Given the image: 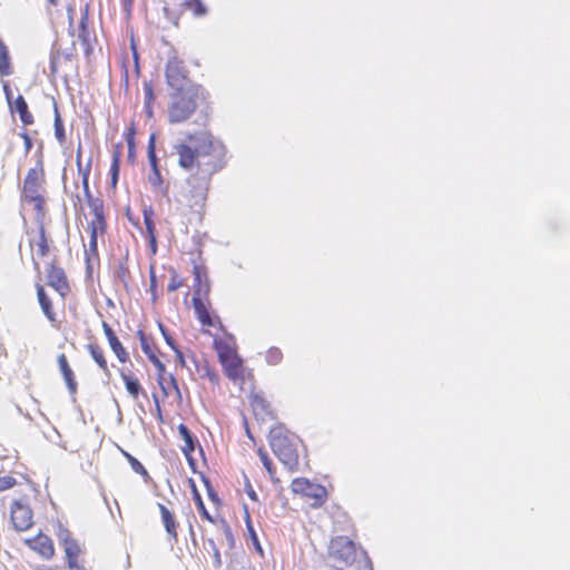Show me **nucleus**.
<instances>
[{"instance_id":"f257e3e1","label":"nucleus","mask_w":570,"mask_h":570,"mask_svg":"<svg viewBox=\"0 0 570 570\" xmlns=\"http://www.w3.org/2000/svg\"><path fill=\"white\" fill-rule=\"evenodd\" d=\"M178 165L190 171L185 198L190 208L200 213L207 200L212 178L227 165L225 144L208 130L187 135V141L175 146Z\"/></svg>"},{"instance_id":"f03ea898","label":"nucleus","mask_w":570,"mask_h":570,"mask_svg":"<svg viewBox=\"0 0 570 570\" xmlns=\"http://www.w3.org/2000/svg\"><path fill=\"white\" fill-rule=\"evenodd\" d=\"M354 537L355 530L351 527L350 535H333L330 539L326 561L331 569L346 570L354 567L356 570H374L367 553L356 547Z\"/></svg>"},{"instance_id":"7ed1b4c3","label":"nucleus","mask_w":570,"mask_h":570,"mask_svg":"<svg viewBox=\"0 0 570 570\" xmlns=\"http://www.w3.org/2000/svg\"><path fill=\"white\" fill-rule=\"evenodd\" d=\"M78 171L81 174V185L85 194V199L87 206L89 208V213L86 216L87 219V230L89 232L90 238L88 244V249L86 250L88 255L96 256L98 254V237L104 236L107 230V218L105 214V205L104 200L99 197H95L89 187V175L91 169L90 161L86 167H82L81 156L78 154L77 159Z\"/></svg>"},{"instance_id":"20e7f679","label":"nucleus","mask_w":570,"mask_h":570,"mask_svg":"<svg viewBox=\"0 0 570 570\" xmlns=\"http://www.w3.org/2000/svg\"><path fill=\"white\" fill-rule=\"evenodd\" d=\"M194 295L191 304L203 333H209V327L223 328L220 317L212 311L209 294L212 289L208 271L202 259L193 262Z\"/></svg>"},{"instance_id":"39448f33","label":"nucleus","mask_w":570,"mask_h":570,"mask_svg":"<svg viewBox=\"0 0 570 570\" xmlns=\"http://www.w3.org/2000/svg\"><path fill=\"white\" fill-rule=\"evenodd\" d=\"M209 104V92L204 86H189L184 90L170 91L167 106L169 124H181L189 120L193 115Z\"/></svg>"},{"instance_id":"423d86ee","label":"nucleus","mask_w":570,"mask_h":570,"mask_svg":"<svg viewBox=\"0 0 570 570\" xmlns=\"http://www.w3.org/2000/svg\"><path fill=\"white\" fill-rule=\"evenodd\" d=\"M269 445L273 453L291 472L298 470L302 440L283 424L273 426L269 431Z\"/></svg>"},{"instance_id":"0eeeda50","label":"nucleus","mask_w":570,"mask_h":570,"mask_svg":"<svg viewBox=\"0 0 570 570\" xmlns=\"http://www.w3.org/2000/svg\"><path fill=\"white\" fill-rule=\"evenodd\" d=\"M20 199L22 203L33 206L39 219H43L46 208V171L42 158H39L23 179Z\"/></svg>"},{"instance_id":"6e6552de","label":"nucleus","mask_w":570,"mask_h":570,"mask_svg":"<svg viewBox=\"0 0 570 570\" xmlns=\"http://www.w3.org/2000/svg\"><path fill=\"white\" fill-rule=\"evenodd\" d=\"M56 535L63 550L68 570H87L83 562L85 548L72 535L71 531L60 525Z\"/></svg>"},{"instance_id":"1a4fd4ad","label":"nucleus","mask_w":570,"mask_h":570,"mask_svg":"<svg viewBox=\"0 0 570 570\" xmlns=\"http://www.w3.org/2000/svg\"><path fill=\"white\" fill-rule=\"evenodd\" d=\"M291 491L309 503L313 509H318L327 501L328 493L324 485L312 482L307 478H295L291 482Z\"/></svg>"},{"instance_id":"9d476101","label":"nucleus","mask_w":570,"mask_h":570,"mask_svg":"<svg viewBox=\"0 0 570 570\" xmlns=\"http://www.w3.org/2000/svg\"><path fill=\"white\" fill-rule=\"evenodd\" d=\"M176 361L181 367L187 368L191 375L207 379L215 386L219 384L218 373L206 358H199L193 352L185 354L180 350H176Z\"/></svg>"},{"instance_id":"9b49d317","label":"nucleus","mask_w":570,"mask_h":570,"mask_svg":"<svg viewBox=\"0 0 570 570\" xmlns=\"http://www.w3.org/2000/svg\"><path fill=\"white\" fill-rule=\"evenodd\" d=\"M165 78L170 91L184 90L189 86H202L190 79L185 62L178 57H171L167 60Z\"/></svg>"},{"instance_id":"f8f14e48","label":"nucleus","mask_w":570,"mask_h":570,"mask_svg":"<svg viewBox=\"0 0 570 570\" xmlns=\"http://www.w3.org/2000/svg\"><path fill=\"white\" fill-rule=\"evenodd\" d=\"M220 365L226 377L234 384L239 385L240 389H243L245 384L253 385L254 375L252 371L244 365V361L239 354L222 362Z\"/></svg>"},{"instance_id":"ddd939ff","label":"nucleus","mask_w":570,"mask_h":570,"mask_svg":"<svg viewBox=\"0 0 570 570\" xmlns=\"http://www.w3.org/2000/svg\"><path fill=\"white\" fill-rule=\"evenodd\" d=\"M29 246L31 250V259L33 264V269L40 274V261L49 255L50 245L49 239L46 234V228L42 223H40L38 228V234L36 237L29 240Z\"/></svg>"},{"instance_id":"4468645a","label":"nucleus","mask_w":570,"mask_h":570,"mask_svg":"<svg viewBox=\"0 0 570 570\" xmlns=\"http://www.w3.org/2000/svg\"><path fill=\"white\" fill-rule=\"evenodd\" d=\"M215 328L223 333L222 335L215 336L213 340V347L217 353L219 363L238 355L237 343L234 335L227 333L224 326L223 328ZM208 334L212 335V332L209 331Z\"/></svg>"},{"instance_id":"2eb2a0df","label":"nucleus","mask_w":570,"mask_h":570,"mask_svg":"<svg viewBox=\"0 0 570 570\" xmlns=\"http://www.w3.org/2000/svg\"><path fill=\"white\" fill-rule=\"evenodd\" d=\"M11 522L18 531H26L32 527L33 512L30 504L24 499L12 502Z\"/></svg>"},{"instance_id":"dca6fc26","label":"nucleus","mask_w":570,"mask_h":570,"mask_svg":"<svg viewBox=\"0 0 570 570\" xmlns=\"http://www.w3.org/2000/svg\"><path fill=\"white\" fill-rule=\"evenodd\" d=\"M47 284L65 298L70 293V284L62 267L51 263L47 268Z\"/></svg>"},{"instance_id":"f3484780","label":"nucleus","mask_w":570,"mask_h":570,"mask_svg":"<svg viewBox=\"0 0 570 570\" xmlns=\"http://www.w3.org/2000/svg\"><path fill=\"white\" fill-rule=\"evenodd\" d=\"M157 371V383L164 397L175 396L178 403L183 402V395L178 386V382L173 374H166V366Z\"/></svg>"},{"instance_id":"a211bd4d","label":"nucleus","mask_w":570,"mask_h":570,"mask_svg":"<svg viewBox=\"0 0 570 570\" xmlns=\"http://www.w3.org/2000/svg\"><path fill=\"white\" fill-rule=\"evenodd\" d=\"M26 544L46 560L52 559L56 552L51 538L43 533L27 539Z\"/></svg>"},{"instance_id":"6ab92c4d","label":"nucleus","mask_w":570,"mask_h":570,"mask_svg":"<svg viewBox=\"0 0 570 570\" xmlns=\"http://www.w3.org/2000/svg\"><path fill=\"white\" fill-rule=\"evenodd\" d=\"M102 331L104 334L108 341V344L116 355L119 363L125 364L130 361V356L126 347L122 345L118 336L116 335L115 331L111 328V326L107 322H102Z\"/></svg>"},{"instance_id":"aec40b11","label":"nucleus","mask_w":570,"mask_h":570,"mask_svg":"<svg viewBox=\"0 0 570 570\" xmlns=\"http://www.w3.org/2000/svg\"><path fill=\"white\" fill-rule=\"evenodd\" d=\"M249 406L257 420L267 421L275 419L271 403L261 394L252 393L249 395Z\"/></svg>"},{"instance_id":"412c9836","label":"nucleus","mask_w":570,"mask_h":570,"mask_svg":"<svg viewBox=\"0 0 570 570\" xmlns=\"http://www.w3.org/2000/svg\"><path fill=\"white\" fill-rule=\"evenodd\" d=\"M86 350L89 353V355L91 356V358L95 361L97 366L100 368V371L107 377H110L111 372H110V368L108 365V361H107L106 352H105L104 347L97 342H91L86 345Z\"/></svg>"},{"instance_id":"4be33fe9","label":"nucleus","mask_w":570,"mask_h":570,"mask_svg":"<svg viewBox=\"0 0 570 570\" xmlns=\"http://www.w3.org/2000/svg\"><path fill=\"white\" fill-rule=\"evenodd\" d=\"M89 23V3H86L83 8L81 9V18L78 24V33L77 37L82 43V46L86 47V53H90L91 46H90V31L88 28Z\"/></svg>"},{"instance_id":"5701e85b","label":"nucleus","mask_w":570,"mask_h":570,"mask_svg":"<svg viewBox=\"0 0 570 570\" xmlns=\"http://www.w3.org/2000/svg\"><path fill=\"white\" fill-rule=\"evenodd\" d=\"M57 363L69 392L71 394L77 393L78 385L76 382L75 373L69 365L67 355L63 353L59 354L57 356Z\"/></svg>"},{"instance_id":"b1692460","label":"nucleus","mask_w":570,"mask_h":570,"mask_svg":"<svg viewBox=\"0 0 570 570\" xmlns=\"http://www.w3.org/2000/svg\"><path fill=\"white\" fill-rule=\"evenodd\" d=\"M119 375L125 383L127 393L134 399L138 400L142 394L145 395L144 389L139 380L130 371L120 370Z\"/></svg>"},{"instance_id":"393cba45","label":"nucleus","mask_w":570,"mask_h":570,"mask_svg":"<svg viewBox=\"0 0 570 570\" xmlns=\"http://www.w3.org/2000/svg\"><path fill=\"white\" fill-rule=\"evenodd\" d=\"M158 509L161 517V522L169 538L177 541L178 538V523L175 519L174 513L163 503L158 504Z\"/></svg>"},{"instance_id":"a878e982","label":"nucleus","mask_w":570,"mask_h":570,"mask_svg":"<svg viewBox=\"0 0 570 570\" xmlns=\"http://www.w3.org/2000/svg\"><path fill=\"white\" fill-rule=\"evenodd\" d=\"M137 335L140 341L141 350L145 353V355L147 356V358L153 363V365L155 366L156 370H161L164 363L157 355V347L149 342V340L145 335L144 331L139 330L137 332Z\"/></svg>"},{"instance_id":"bb28decb","label":"nucleus","mask_w":570,"mask_h":570,"mask_svg":"<svg viewBox=\"0 0 570 570\" xmlns=\"http://www.w3.org/2000/svg\"><path fill=\"white\" fill-rule=\"evenodd\" d=\"M37 297L39 305L41 307L42 313L48 318L49 322L55 323L57 321V315L53 311L52 301L47 295L45 287L42 284H36Z\"/></svg>"},{"instance_id":"cd10ccee","label":"nucleus","mask_w":570,"mask_h":570,"mask_svg":"<svg viewBox=\"0 0 570 570\" xmlns=\"http://www.w3.org/2000/svg\"><path fill=\"white\" fill-rule=\"evenodd\" d=\"M144 215V224L146 227V233L148 237L149 247L153 254L157 252V237H156V226L154 222L155 213L151 207H147L142 212Z\"/></svg>"},{"instance_id":"c85d7f7f","label":"nucleus","mask_w":570,"mask_h":570,"mask_svg":"<svg viewBox=\"0 0 570 570\" xmlns=\"http://www.w3.org/2000/svg\"><path fill=\"white\" fill-rule=\"evenodd\" d=\"M12 111L19 114L20 120L23 125L29 126L35 121L33 115L29 111L28 104L23 96L19 95L10 105Z\"/></svg>"},{"instance_id":"c756f323","label":"nucleus","mask_w":570,"mask_h":570,"mask_svg":"<svg viewBox=\"0 0 570 570\" xmlns=\"http://www.w3.org/2000/svg\"><path fill=\"white\" fill-rule=\"evenodd\" d=\"M121 146L118 144L114 151L111 157V164H110V186L112 189H116L119 171H120V161H121Z\"/></svg>"},{"instance_id":"7c9ffc66","label":"nucleus","mask_w":570,"mask_h":570,"mask_svg":"<svg viewBox=\"0 0 570 570\" xmlns=\"http://www.w3.org/2000/svg\"><path fill=\"white\" fill-rule=\"evenodd\" d=\"M13 73L11 57L8 46L0 38V76L7 77Z\"/></svg>"},{"instance_id":"2f4dec72","label":"nucleus","mask_w":570,"mask_h":570,"mask_svg":"<svg viewBox=\"0 0 570 570\" xmlns=\"http://www.w3.org/2000/svg\"><path fill=\"white\" fill-rule=\"evenodd\" d=\"M178 432L184 441V445L181 446V451L185 456L190 460V455L195 450V442L191 432L185 424L178 425Z\"/></svg>"},{"instance_id":"473e14b6","label":"nucleus","mask_w":570,"mask_h":570,"mask_svg":"<svg viewBox=\"0 0 570 570\" xmlns=\"http://www.w3.org/2000/svg\"><path fill=\"white\" fill-rule=\"evenodd\" d=\"M144 96H145V111L149 118L154 116V104L156 100L154 86L151 81H144L142 83Z\"/></svg>"},{"instance_id":"72a5a7b5","label":"nucleus","mask_w":570,"mask_h":570,"mask_svg":"<svg viewBox=\"0 0 570 570\" xmlns=\"http://www.w3.org/2000/svg\"><path fill=\"white\" fill-rule=\"evenodd\" d=\"M245 523H246V529H247V533H248V537L255 548V550L261 554L263 556L264 554V551H263V548L259 543V540H258V537H257V533L254 529V525L252 523V519H250V515H249V512L247 510V508H245Z\"/></svg>"},{"instance_id":"f704fd0d","label":"nucleus","mask_w":570,"mask_h":570,"mask_svg":"<svg viewBox=\"0 0 570 570\" xmlns=\"http://www.w3.org/2000/svg\"><path fill=\"white\" fill-rule=\"evenodd\" d=\"M186 10L193 12L195 17H204L207 14V8L202 0H185L183 3Z\"/></svg>"},{"instance_id":"c9c22d12","label":"nucleus","mask_w":570,"mask_h":570,"mask_svg":"<svg viewBox=\"0 0 570 570\" xmlns=\"http://www.w3.org/2000/svg\"><path fill=\"white\" fill-rule=\"evenodd\" d=\"M258 456L264 465V468L266 469L269 478L272 479L273 482H278L279 480L276 478V469L273 464V461L271 460V458L268 456V453L259 448L258 449Z\"/></svg>"},{"instance_id":"e433bc0d","label":"nucleus","mask_w":570,"mask_h":570,"mask_svg":"<svg viewBox=\"0 0 570 570\" xmlns=\"http://www.w3.org/2000/svg\"><path fill=\"white\" fill-rule=\"evenodd\" d=\"M191 487H193V498H194L195 504H196V507H197L202 518L207 520V521H209V522H212V523H214L215 520L210 515V513L207 511V509H206V507L204 504V501H203L199 492L196 489V485L193 483Z\"/></svg>"},{"instance_id":"4c0bfd02","label":"nucleus","mask_w":570,"mask_h":570,"mask_svg":"<svg viewBox=\"0 0 570 570\" xmlns=\"http://www.w3.org/2000/svg\"><path fill=\"white\" fill-rule=\"evenodd\" d=\"M53 127H55V136L57 138V140L62 145L66 142V132H65V127H63V122H62V119H61V116L59 114V110H58V107L55 106V121H53Z\"/></svg>"},{"instance_id":"58836bf2","label":"nucleus","mask_w":570,"mask_h":570,"mask_svg":"<svg viewBox=\"0 0 570 570\" xmlns=\"http://www.w3.org/2000/svg\"><path fill=\"white\" fill-rule=\"evenodd\" d=\"M125 458L127 459L128 463L130 464L131 469L140 474L145 480H148L149 479V473L148 471L145 469V466L135 458L132 456L130 453L126 452V451H122Z\"/></svg>"},{"instance_id":"ea45409f","label":"nucleus","mask_w":570,"mask_h":570,"mask_svg":"<svg viewBox=\"0 0 570 570\" xmlns=\"http://www.w3.org/2000/svg\"><path fill=\"white\" fill-rule=\"evenodd\" d=\"M135 136H136V128H135V125L132 124L125 132V139H126L127 146H128V158H130V159L135 158V153H136Z\"/></svg>"},{"instance_id":"a19ab883","label":"nucleus","mask_w":570,"mask_h":570,"mask_svg":"<svg viewBox=\"0 0 570 570\" xmlns=\"http://www.w3.org/2000/svg\"><path fill=\"white\" fill-rule=\"evenodd\" d=\"M265 360L269 365H277L283 360V353L278 347H271L266 351Z\"/></svg>"},{"instance_id":"79ce46f5","label":"nucleus","mask_w":570,"mask_h":570,"mask_svg":"<svg viewBox=\"0 0 570 570\" xmlns=\"http://www.w3.org/2000/svg\"><path fill=\"white\" fill-rule=\"evenodd\" d=\"M147 156H148V160H149V165L151 167V170L153 171H157V169H159V167H158V159H157V156H156L154 137H151L149 142H148Z\"/></svg>"},{"instance_id":"37998d69","label":"nucleus","mask_w":570,"mask_h":570,"mask_svg":"<svg viewBox=\"0 0 570 570\" xmlns=\"http://www.w3.org/2000/svg\"><path fill=\"white\" fill-rule=\"evenodd\" d=\"M184 284V279L176 272H173L167 285V289L168 292H175L178 288L183 287Z\"/></svg>"},{"instance_id":"c03bdc74","label":"nucleus","mask_w":570,"mask_h":570,"mask_svg":"<svg viewBox=\"0 0 570 570\" xmlns=\"http://www.w3.org/2000/svg\"><path fill=\"white\" fill-rule=\"evenodd\" d=\"M17 480L12 475H0V492L12 489L17 485Z\"/></svg>"},{"instance_id":"a18cd8bd","label":"nucleus","mask_w":570,"mask_h":570,"mask_svg":"<svg viewBox=\"0 0 570 570\" xmlns=\"http://www.w3.org/2000/svg\"><path fill=\"white\" fill-rule=\"evenodd\" d=\"M164 12H165V16L167 17V19H169L175 26H178V21H179V18H180V11L178 10H171L168 4L166 3L164 6Z\"/></svg>"},{"instance_id":"49530a36","label":"nucleus","mask_w":570,"mask_h":570,"mask_svg":"<svg viewBox=\"0 0 570 570\" xmlns=\"http://www.w3.org/2000/svg\"><path fill=\"white\" fill-rule=\"evenodd\" d=\"M117 277L125 284L127 285V283L129 282L130 279V274H129V271L128 268L124 265V264H120L119 265V268L117 271Z\"/></svg>"},{"instance_id":"de8ad7c7","label":"nucleus","mask_w":570,"mask_h":570,"mask_svg":"<svg viewBox=\"0 0 570 570\" xmlns=\"http://www.w3.org/2000/svg\"><path fill=\"white\" fill-rule=\"evenodd\" d=\"M149 181L154 187H160L163 185L164 179L159 169H157V171H153V175L149 176Z\"/></svg>"},{"instance_id":"09e8293b","label":"nucleus","mask_w":570,"mask_h":570,"mask_svg":"<svg viewBox=\"0 0 570 570\" xmlns=\"http://www.w3.org/2000/svg\"><path fill=\"white\" fill-rule=\"evenodd\" d=\"M20 137L23 139V147L26 153H29L33 146L32 139L27 131L20 132Z\"/></svg>"},{"instance_id":"8fccbe9b","label":"nucleus","mask_w":570,"mask_h":570,"mask_svg":"<svg viewBox=\"0 0 570 570\" xmlns=\"http://www.w3.org/2000/svg\"><path fill=\"white\" fill-rule=\"evenodd\" d=\"M161 328V332L164 334V337L166 340V343L174 350V352L176 353V350H179L176 345H175V342L174 340L171 338V336L169 334L166 333V331L164 330L163 326H160Z\"/></svg>"},{"instance_id":"3c124183","label":"nucleus","mask_w":570,"mask_h":570,"mask_svg":"<svg viewBox=\"0 0 570 570\" xmlns=\"http://www.w3.org/2000/svg\"><path fill=\"white\" fill-rule=\"evenodd\" d=\"M246 494L248 495V498L250 500H253L254 502H257L258 501V497H257V493L255 492V490L253 489V487L247 483L246 485Z\"/></svg>"},{"instance_id":"603ef678","label":"nucleus","mask_w":570,"mask_h":570,"mask_svg":"<svg viewBox=\"0 0 570 570\" xmlns=\"http://www.w3.org/2000/svg\"><path fill=\"white\" fill-rule=\"evenodd\" d=\"M122 9L129 14L132 9L134 0H120Z\"/></svg>"},{"instance_id":"864d4df0","label":"nucleus","mask_w":570,"mask_h":570,"mask_svg":"<svg viewBox=\"0 0 570 570\" xmlns=\"http://www.w3.org/2000/svg\"><path fill=\"white\" fill-rule=\"evenodd\" d=\"M3 91L6 94V98L9 102V105H11L12 91H11V88L8 82H3Z\"/></svg>"},{"instance_id":"5fc2aeb1","label":"nucleus","mask_w":570,"mask_h":570,"mask_svg":"<svg viewBox=\"0 0 570 570\" xmlns=\"http://www.w3.org/2000/svg\"><path fill=\"white\" fill-rule=\"evenodd\" d=\"M73 12H75L73 7H72V6H69V7L67 8V13H68L69 27H70V28H72Z\"/></svg>"},{"instance_id":"6e6d98bb","label":"nucleus","mask_w":570,"mask_h":570,"mask_svg":"<svg viewBox=\"0 0 570 570\" xmlns=\"http://www.w3.org/2000/svg\"><path fill=\"white\" fill-rule=\"evenodd\" d=\"M209 498H210L214 502L219 503V499H218L217 494H216L213 490H209Z\"/></svg>"},{"instance_id":"4d7b16f0","label":"nucleus","mask_w":570,"mask_h":570,"mask_svg":"<svg viewBox=\"0 0 570 570\" xmlns=\"http://www.w3.org/2000/svg\"><path fill=\"white\" fill-rule=\"evenodd\" d=\"M215 559H216L217 566H220V554H219L218 550L215 551Z\"/></svg>"},{"instance_id":"13d9d810","label":"nucleus","mask_w":570,"mask_h":570,"mask_svg":"<svg viewBox=\"0 0 570 570\" xmlns=\"http://www.w3.org/2000/svg\"><path fill=\"white\" fill-rule=\"evenodd\" d=\"M155 402H156V410H157L158 416H159V419H161V410H160L159 403L157 400Z\"/></svg>"},{"instance_id":"bf43d9fd","label":"nucleus","mask_w":570,"mask_h":570,"mask_svg":"<svg viewBox=\"0 0 570 570\" xmlns=\"http://www.w3.org/2000/svg\"><path fill=\"white\" fill-rule=\"evenodd\" d=\"M48 2L51 4V6H58L59 3V0H48Z\"/></svg>"},{"instance_id":"052dcab7","label":"nucleus","mask_w":570,"mask_h":570,"mask_svg":"<svg viewBox=\"0 0 570 570\" xmlns=\"http://www.w3.org/2000/svg\"><path fill=\"white\" fill-rule=\"evenodd\" d=\"M155 283H156V278H155V276H154V275H151V287H154V286H155Z\"/></svg>"},{"instance_id":"680f3d73","label":"nucleus","mask_w":570,"mask_h":570,"mask_svg":"<svg viewBox=\"0 0 570 570\" xmlns=\"http://www.w3.org/2000/svg\"><path fill=\"white\" fill-rule=\"evenodd\" d=\"M42 570H56V569H55V568H52V567H46V568H45V569H42Z\"/></svg>"}]
</instances>
